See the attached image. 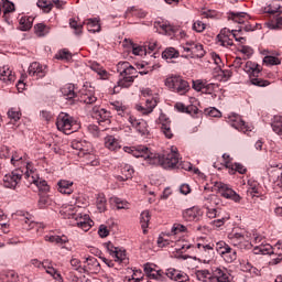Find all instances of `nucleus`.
Returning <instances> with one entry per match:
<instances>
[{"label":"nucleus","instance_id":"1","mask_svg":"<svg viewBox=\"0 0 282 282\" xmlns=\"http://www.w3.org/2000/svg\"><path fill=\"white\" fill-rule=\"evenodd\" d=\"M117 72L119 74V79L112 89V94H120L122 89H129L138 77V69H135L129 62H119L117 64Z\"/></svg>","mask_w":282,"mask_h":282},{"label":"nucleus","instance_id":"2","mask_svg":"<svg viewBox=\"0 0 282 282\" xmlns=\"http://www.w3.org/2000/svg\"><path fill=\"white\" fill-rule=\"evenodd\" d=\"M148 164H151L152 166H162V169L165 170L177 169V165L180 164V153H177V148L172 147L171 152L166 155L150 152Z\"/></svg>","mask_w":282,"mask_h":282},{"label":"nucleus","instance_id":"3","mask_svg":"<svg viewBox=\"0 0 282 282\" xmlns=\"http://www.w3.org/2000/svg\"><path fill=\"white\" fill-rule=\"evenodd\" d=\"M61 213H64L68 219H73L74 226H77V228H80L84 232H89L94 226V220L89 215L76 210V207H68Z\"/></svg>","mask_w":282,"mask_h":282},{"label":"nucleus","instance_id":"4","mask_svg":"<svg viewBox=\"0 0 282 282\" xmlns=\"http://www.w3.org/2000/svg\"><path fill=\"white\" fill-rule=\"evenodd\" d=\"M56 127L58 131H62V133H65L66 135L76 132L77 129H80V126L78 124V122H76V120H74V117L64 112L58 115L56 120Z\"/></svg>","mask_w":282,"mask_h":282},{"label":"nucleus","instance_id":"5","mask_svg":"<svg viewBox=\"0 0 282 282\" xmlns=\"http://www.w3.org/2000/svg\"><path fill=\"white\" fill-rule=\"evenodd\" d=\"M24 177L25 180H28L29 184H34L42 193H48L50 185H47V181L41 180L39 177V173H36V170L34 169L32 163L26 164Z\"/></svg>","mask_w":282,"mask_h":282},{"label":"nucleus","instance_id":"6","mask_svg":"<svg viewBox=\"0 0 282 282\" xmlns=\"http://www.w3.org/2000/svg\"><path fill=\"white\" fill-rule=\"evenodd\" d=\"M228 239L232 246L240 250L252 248V237L248 231L231 232L228 235Z\"/></svg>","mask_w":282,"mask_h":282},{"label":"nucleus","instance_id":"7","mask_svg":"<svg viewBox=\"0 0 282 282\" xmlns=\"http://www.w3.org/2000/svg\"><path fill=\"white\" fill-rule=\"evenodd\" d=\"M165 87H169V89H173L176 91V94H180V96H184V94H187L188 89H191V85H188V82L186 79L182 78V76H171L165 79Z\"/></svg>","mask_w":282,"mask_h":282},{"label":"nucleus","instance_id":"8","mask_svg":"<svg viewBox=\"0 0 282 282\" xmlns=\"http://www.w3.org/2000/svg\"><path fill=\"white\" fill-rule=\"evenodd\" d=\"M213 189L225 199H231V202H235L236 204H239V202H241V196L237 192H235V189H232L230 185L226 183L215 182Z\"/></svg>","mask_w":282,"mask_h":282},{"label":"nucleus","instance_id":"9","mask_svg":"<svg viewBox=\"0 0 282 282\" xmlns=\"http://www.w3.org/2000/svg\"><path fill=\"white\" fill-rule=\"evenodd\" d=\"M23 175H25V171H23L21 167L15 169L11 173L6 174L3 176V187L12 189L17 188V186L21 184Z\"/></svg>","mask_w":282,"mask_h":282},{"label":"nucleus","instance_id":"10","mask_svg":"<svg viewBox=\"0 0 282 282\" xmlns=\"http://www.w3.org/2000/svg\"><path fill=\"white\" fill-rule=\"evenodd\" d=\"M31 265L39 269L42 268L45 270L46 274H50V276H52L55 281H63V276H61V273H58L50 260H44L41 262L39 259H32Z\"/></svg>","mask_w":282,"mask_h":282},{"label":"nucleus","instance_id":"11","mask_svg":"<svg viewBox=\"0 0 282 282\" xmlns=\"http://www.w3.org/2000/svg\"><path fill=\"white\" fill-rule=\"evenodd\" d=\"M216 251L226 261V263H232L237 261V251L228 246L226 241H218L216 243Z\"/></svg>","mask_w":282,"mask_h":282},{"label":"nucleus","instance_id":"12","mask_svg":"<svg viewBox=\"0 0 282 282\" xmlns=\"http://www.w3.org/2000/svg\"><path fill=\"white\" fill-rule=\"evenodd\" d=\"M183 50L188 54L189 58H204L206 56L204 45L199 42L188 41L183 46Z\"/></svg>","mask_w":282,"mask_h":282},{"label":"nucleus","instance_id":"13","mask_svg":"<svg viewBox=\"0 0 282 282\" xmlns=\"http://www.w3.org/2000/svg\"><path fill=\"white\" fill-rule=\"evenodd\" d=\"M18 217L22 223V228L24 230H36L37 232H43V225L32 220V215L28 212H18Z\"/></svg>","mask_w":282,"mask_h":282},{"label":"nucleus","instance_id":"14","mask_svg":"<svg viewBox=\"0 0 282 282\" xmlns=\"http://www.w3.org/2000/svg\"><path fill=\"white\" fill-rule=\"evenodd\" d=\"M128 122L140 135H149V123L144 119H138L133 115H128Z\"/></svg>","mask_w":282,"mask_h":282},{"label":"nucleus","instance_id":"15","mask_svg":"<svg viewBox=\"0 0 282 282\" xmlns=\"http://www.w3.org/2000/svg\"><path fill=\"white\" fill-rule=\"evenodd\" d=\"M97 100L98 98L96 97L94 87L89 86V88H87V85H85L78 97V101L83 102L84 105H94V102H97Z\"/></svg>","mask_w":282,"mask_h":282},{"label":"nucleus","instance_id":"16","mask_svg":"<svg viewBox=\"0 0 282 282\" xmlns=\"http://www.w3.org/2000/svg\"><path fill=\"white\" fill-rule=\"evenodd\" d=\"M91 116H93V118H96V120L99 124H102V122L105 124H110V122H111V120L109 119V118H111V112L107 111V109H105V108L95 106L93 108Z\"/></svg>","mask_w":282,"mask_h":282},{"label":"nucleus","instance_id":"17","mask_svg":"<svg viewBox=\"0 0 282 282\" xmlns=\"http://www.w3.org/2000/svg\"><path fill=\"white\" fill-rule=\"evenodd\" d=\"M158 265L154 263L148 262L143 267V271L149 276V279H153L154 281H163L164 272L162 270H156Z\"/></svg>","mask_w":282,"mask_h":282},{"label":"nucleus","instance_id":"18","mask_svg":"<svg viewBox=\"0 0 282 282\" xmlns=\"http://www.w3.org/2000/svg\"><path fill=\"white\" fill-rule=\"evenodd\" d=\"M123 151L126 153H130L134 158H143L147 162H149V156L151 154V150L144 145H140L138 148L124 147Z\"/></svg>","mask_w":282,"mask_h":282},{"label":"nucleus","instance_id":"19","mask_svg":"<svg viewBox=\"0 0 282 282\" xmlns=\"http://www.w3.org/2000/svg\"><path fill=\"white\" fill-rule=\"evenodd\" d=\"M228 123L234 129H237V131H241L242 133H247V131H250V128L246 124V121L241 120V117L239 115H230L228 117Z\"/></svg>","mask_w":282,"mask_h":282},{"label":"nucleus","instance_id":"20","mask_svg":"<svg viewBox=\"0 0 282 282\" xmlns=\"http://www.w3.org/2000/svg\"><path fill=\"white\" fill-rule=\"evenodd\" d=\"M159 124H161V131L167 138V140H171L173 138V130L171 129V119L166 117V115L161 113L159 117Z\"/></svg>","mask_w":282,"mask_h":282},{"label":"nucleus","instance_id":"21","mask_svg":"<svg viewBox=\"0 0 282 282\" xmlns=\"http://www.w3.org/2000/svg\"><path fill=\"white\" fill-rule=\"evenodd\" d=\"M232 32L229 29H223L220 33L217 35L218 43L223 47H232L235 43L232 42Z\"/></svg>","mask_w":282,"mask_h":282},{"label":"nucleus","instance_id":"22","mask_svg":"<svg viewBox=\"0 0 282 282\" xmlns=\"http://www.w3.org/2000/svg\"><path fill=\"white\" fill-rule=\"evenodd\" d=\"M45 74H47L46 67L37 62H33L29 66V76L33 78H45Z\"/></svg>","mask_w":282,"mask_h":282},{"label":"nucleus","instance_id":"23","mask_svg":"<svg viewBox=\"0 0 282 282\" xmlns=\"http://www.w3.org/2000/svg\"><path fill=\"white\" fill-rule=\"evenodd\" d=\"M70 147L75 151H78V158H85V155H87V152L89 151V143H87L86 141H80L78 139L73 140Z\"/></svg>","mask_w":282,"mask_h":282},{"label":"nucleus","instance_id":"24","mask_svg":"<svg viewBox=\"0 0 282 282\" xmlns=\"http://www.w3.org/2000/svg\"><path fill=\"white\" fill-rule=\"evenodd\" d=\"M155 107H158V100L151 98L145 100V106L137 105L135 109L137 111H139V113H142L143 116H149V113H153V109H155Z\"/></svg>","mask_w":282,"mask_h":282},{"label":"nucleus","instance_id":"25","mask_svg":"<svg viewBox=\"0 0 282 282\" xmlns=\"http://www.w3.org/2000/svg\"><path fill=\"white\" fill-rule=\"evenodd\" d=\"M213 278L216 279L217 282H232V276L228 273V270L221 268L213 269Z\"/></svg>","mask_w":282,"mask_h":282},{"label":"nucleus","instance_id":"26","mask_svg":"<svg viewBox=\"0 0 282 282\" xmlns=\"http://www.w3.org/2000/svg\"><path fill=\"white\" fill-rule=\"evenodd\" d=\"M57 191L62 195H72V193H74V182L67 180H59L57 182Z\"/></svg>","mask_w":282,"mask_h":282},{"label":"nucleus","instance_id":"27","mask_svg":"<svg viewBox=\"0 0 282 282\" xmlns=\"http://www.w3.org/2000/svg\"><path fill=\"white\" fill-rule=\"evenodd\" d=\"M200 217L202 212L197 207H191L183 212V219H185V221H199Z\"/></svg>","mask_w":282,"mask_h":282},{"label":"nucleus","instance_id":"28","mask_svg":"<svg viewBox=\"0 0 282 282\" xmlns=\"http://www.w3.org/2000/svg\"><path fill=\"white\" fill-rule=\"evenodd\" d=\"M104 144L108 149V151H120V149H122V145L120 144V140H118L113 135H107L104 139Z\"/></svg>","mask_w":282,"mask_h":282},{"label":"nucleus","instance_id":"29","mask_svg":"<svg viewBox=\"0 0 282 282\" xmlns=\"http://www.w3.org/2000/svg\"><path fill=\"white\" fill-rule=\"evenodd\" d=\"M117 182H127L133 177V167L129 164H126L121 167V174L115 176Z\"/></svg>","mask_w":282,"mask_h":282},{"label":"nucleus","instance_id":"30","mask_svg":"<svg viewBox=\"0 0 282 282\" xmlns=\"http://www.w3.org/2000/svg\"><path fill=\"white\" fill-rule=\"evenodd\" d=\"M154 28L155 30L159 31V34H169L171 36V34H173L174 32L173 25H171V23L165 21L154 22Z\"/></svg>","mask_w":282,"mask_h":282},{"label":"nucleus","instance_id":"31","mask_svg":"<svg viewBox=\"0 0 282 282\" xmlns=\"http://www.w3.org/2000/svg\"><path fill=\"white\" fill-rule=\"evenodd\" d=\"M110 107L111 109H113V111L118 113V116H121V118H126L127 120H129V116H131V113H129V111L127 110V106L122 105V102H110Z\"/></svg>","mask_w":282,"mask_h":282},{"label":"nucleus","instance_id":"32","mask_svg":"<svg viewBox=\"0 0 282 282\" xmlns=\"http://www.w3.org/2000/svg\"><path fill=\"white\" fill-rule=\"evenodd\" d=\"M15 79L17 77L9 66H3L0 68V80H2V83H14Z\"/></svg>","mask_w":282,"mask_h":282},{"label":"nucleus","instance_id":"33","mask_svg":"<svg viewBox=\"0 0 282 282\" xmlns=\"http://www.w3.org/2000/svg\"><path fill=\"white\" fill-rule=\"evenodd\" d=\"M193 89L195 91H203V89H206V91H213L215 89V84L202 79H197L193 82Z\"/></svg>","mask_w":282,"mask_h":282},{"label":"nucleus","instance_id":"34","mask_svg":"<svg viewBox=\"0 0 282 282\" xmlns=\"http://www.w3.org/2000/svg\"><path fill=\"white\" fill-rule=\"evenodd\" d=\"M226 169H228L230 175H235V173H240V175H245V173L248 171L242 164L232 163L230 161H226Z\"/></svg>","mask_w":282,"mask_h":282},{"label":"nucleus","instance_id":"35","mask_svg":"<svg viewBox=\"0 0 282 282\" xmlns=\"http://www.w3.org/2000/svg\"><path fill=\"white\" fill-rule=\"evenodd\" d=\"M270 254L271 259H274V247L271 245H259L254 248V254Z\"/></svg>","mask_w":282,"mask_h":282},{"label":"nucleus","instance_id":"36","mask_svg":"<svg viewBox=\"0 0 282 282\" xmlns=\"http://www.w3.org/2000/svg\"><path fill=\"white\" fill-rule=\"evenodd\" d=\"M32 25H34V17L24 15L20 19L19 30L28 32V30H32Z\"/></svg>","mask_w":282,"mask_h":282},{"label":"nucleus","instance_id":"37","mask_svg":"<svg viewBox=\"0 0 282 282\" xmlns=\"http://www.w3.org/2000/svg\"><path fill=\"white\" fill-rule=\"evenodd\" d=\"M198 252L205 257V259H210L213 254H215V243L210 242L209 245H204L202 247H197Z\"/></svg>","mask_w":282,"mask_h":282},{"label":"nucleus","instance_id":"38","mask_svg":"<svg viewBox=\"0 0 282 282\" xmlns=\"http://www.w3.org/2000/svg\"><path fill=\"white\" fill-rule=\"evenodd\" d=\"M0 282H19V274L14 271H3L0 274Z\"/></svg>","mask_w":282,"mask_h":282},{"label":"nucleus","instance_id":"39","mask_svg":"<svg viewBox=\"0 0 282 282\" xmlns=\"http://www.w3.org/2000/svg\"><path fill=\"white\" fill-rule=\"evenodd\" d=\"M11 164H13V166H21V164H24V171H28V164H30V162L25 161V158L20 155L19 152H14L11 156Z\"/></svg>","mask_w":282,"mask_h":282},{"label":"nucleus","instance_id":"40","mask_svg":"<svg viewBox=\"0 0 282 282\" xmlns=\"http://www.w3.org/2000/svg\"><path fill=\"white\" fill-rule=\"evenodd\" d=\"M62 94L66 100H74L76 98L75 86L73 84H67L62 88Z\"/></svg>","mask_w":282,"mask_h":282},{"label":"nucleus","instance_id":"41","mask_svg":"<svg viewBox=\"0 0 282 282\" xmlns=\"http://www.w3.org/2000/svg\"><path fill=\"white\" fill-rule=\"evenodd\" d=\"M112 257L115 261H117L118 263H122V265H127L129 263V258H127V251L120 248L116 250Z\"/></svg>","mask_w":282,"mask_h":282},{"label":"nucleus","instance_id":"42","mask_svg":"<svg viewBox=\"0 0 282 282\" xmlns=\"http://www.w3.org/2000/svg\"><path fill=\"white\" fill-rule=\"evenodd\" d=\"M45 241H50V243H56L57 246H65L67 241V236H45L44 237Z\"/></svg>","mask_w":282,"mask_h":282},{"label":"nucleus","instance_id":"43","mask_svg":"<svg viewBox=\"0 0 282 282\" xmlns=\"http://www.w3.org/2000/svg\"><path fill=\"white\" fill-rule=\"evenodd\" d=\"M274 258H272V263L276 265V263H281L282 261V242L279 241L273 247Z\"/></svg>","mask_w":282,"mask_h":282},{"label":"nucleus","instance_id":"44","mask_svg":"<svg viewBox=\"0 0 282 282\" xmlns=\"http://www.w3.org/2000/svg\"><path fill=\"white\" fill-rule=\"evenodd\" d=\"M34 32L36 36H47V34H50V26L45 23H37L34 25Z\"/></svg>","mask_w":282,"mask_h":282},{"label":"nucleus","instance_id":"45","mask_svg":"<svg viewBox=\"0 0 282 282\" xmlns=\"http://www.w3.org/2000/svg\"><path fill=\"white\" fill-rule=\"evenodd\" d=\"M245 72H247V74H261V66L254 62L248 61L245 65Z\"/></svg>","mask_w":282,"mask_h":282},{"label":"nucleus","instance_id":"46","mask_svg":"<svg viewBox=\"0 0 282 282\" xmlns=\"http://www.w3.org/2000/svg\"><path fill=\"white\" fill-rule=\"evenodd\" d=\"M111 204H115L117 210H128L129 203L127 200H123L119 197H111L110 198Z\"/></svg>","mask_w":282,"mask_h":282},{"label":"nucleus","instance_id":"47","mask_svg":"<svg viewBox=\"0 0 282 282\" xmlns=\"http://www.w3.org/2000/svg\"><path fill=\"white\" fill-rule=\"evenodd\" d=\"M140 221H141V228L144 235H147V229L149 228V221H151V214L149 213V210H144L141 213Z\"/></svg>","mask_w":282,"mask_h":282},{"label":"nucleus","instance_id":"48","mask_svg":"<svg viewBox=\"0 0 282 282\" xmlns=\"http://www.w3.org/2000/svg\"><path fill=\"white\" fill-rule=\"evenodd\" d=\"M162 58H165V61L180 58V51L175 50L174 47H169L162 53Z\"/></svg>","mask_w":282,"mask_h":282},{"label":"nucleus","instance_id":"49","mask_svg":"<svg viewBox=\"0 0 282 282\" xmlns=\"http://www.w3.org/2000/svg\"><path fill=\"white\" fill-rule=\"evenodd\" d=\"M87 30L88 32H100V22H98V19H88L86 21Z\"/></svg>","mask_w":282,"mask_h":282},{"label":"nucleus","instance_id":"50","mask_svg":"<svg viewBox=\"0 0 282 282\" xmlns=\"http://www.w3.org/2000/svg\"><path fill=\"white\" fill-rule=\"evenodd\" d=\"M96 206L99 213H105L107 210V197H105V194H98Z\"/></svg>","mask_w":282,"mask_h":282},{"label":"nucleus","instance_id":"51","mask_svg":"<svg viewBox=\"0 0 282 282\" xmlns=\"http://www.w3.org/2000/svg\"><path fill=\"white\" fill-rule=\"evenodd\" d=\"M231 19L235 21V23H239L240 25H243L248 19H250V15L246 12L240 13H231Z\"/></svg>","mask_w":282,"mask_h":282},{"label":"nucleus","instance_id":"52","mask_svg":"<svg viewBox=\"0 0 282 282\" xmlns=\"http://www.w3.org/2000/svg\"><path fill=\"white\" fill-rule=\"evenodd\" d=\"M90 69L93 72H96V74H98V76H100V78H107V70H105V68H102V66H100V64L94 62L90 64Z\"/></svg>","mask_w":282,"mask_h":282},{"label":"nucleus","instance_id":"53","mask_svg":"<svg viewBox=\"0 0 282 282\" xmlns=\"http://www.w3.org/2000/svg\"><path fill=\"white\" fill-rule=\"evenodd\" d=\"M86 159V164H88L89 166H98L100 164V162L98 161V159L96 158V155L89 153V150L87 151V153L82 156Z\"/></svg>","mask_w":282,"mask_h":282},{"label":"nucleus","instance_id":"54","mask_svg":"<svg viewBox=\"0 0 282 282\" xmlns=\"http://www.w3.org/2000/svg\"><path fill=\"white\" fill-rule=\"evenodd\" d=\"M263 64L270 67L272 65H281V61L279 59V57L267 55L263 58Z\"/></svg>","mask_w":282,"mask_h":282},{"label":"nucleus","instance_id":"55","mask_svg":"<svg viewBox=\"0 0 282 282\" xmlns=\"http://www.w3.org/2000/svg\"><path fill=\"white\" fill-rule=\"evenodd\" d=\"M37 8H42L46 12H52L54 4L50 0H37Z\"/></svg>","mask_w":282,"mask_h":282},{"label":"nucleus","instance_id":"56","mask_svg":"<svg viewBox=\"0 0 282 282\" xmlns=\"http://www.w3.org/2000/svg\"><path fill=\"white\" fill-rule=\"evenodd\" d=\"M250 84L254 85L256 87H268L270 82L258 77H250Z\"/></svg>","mask_w":282,"mask_h":282},{"label":"nucleus","instance_id":"57","mask_svg":"<svg viewBox=\"0 0 282 282\" xmlns=\"http://www.w3.org/2000/svg\"><path fill=\"white\" fill-rule=\"evenodd\" d=\"M239 52H240V54H243L245 61H248V58H250V56H252V54H254V50H252V47L246 46V45L241 46L239 48Z\"/></svg>","mask_w":282,"mask_h":282},{"label":"nucleus","instance_id":"58","mask_svg":"<svg viewBox=\"0 0 282 282\" xmlns=\"http://www.w3.org/2000/svg\"><path fill=\"white\" fill-rule=\"evenodd\" d=\"M55 58L58 61H72V53L67 50H62L55 55Z\"/></svg>","mask_w":282,"mask_h":282},{"label":"nucleus","instance_id":"59","mask_svg":"<svg viewBox=\"0 0 282 282\" xmlns=\"http://www.w3.org/2000/svg\"><path fill=\"white\" fill-rule=\"evenodd\" d=\"M196 279L198 281L206 282L210 279V272H208V270H198L196 272Z\"/></svg>","mask_w":282,"mask_h":282},{"label":"nucleus","instance_id":"60","mask_svg":"<svg viewBox=\"0 0 282 282\" xmlns=\"http://www.w3.org/2000/svg\"><path fill=\"white\" fill-rule=\"evenodd\" d=\"M8 118H10V120H13V122H19V120H21V111L11 108L8 111Z\"/></svg>","mask_w":282,"mask_h":282},{"label":"nucleus","instance_id":"61","mask_svg":"<svg viewBox=\"0 0 282 282\" xmlns=\"http://www.w3.org/2000/svg\"><path fill=\"white\" fill-rule=\"evenodd\" d=\"M2 9L4 14H8L9 12H14V3L8 0H2Z\"/></svg>","mask_w":282,"mask_h":282},{"label":"nucleus","instance_id":"62","mask_svg":"<svg viewBox=\"0 0 282 282\" xmlns=\"http://www.w3.org/2000/svg\"><path fill=\"white\" fill-rule=\"evenodd\" d=\"M174 281H176V282H189L191 278L184 271H178L176 273V278H174Z\"/></svg>","mask_w":282,"mask_h":282},{"label":"nucleus","instance_id":"63","mask_svg":"<svg viewBox=\"0 0 282 282\" xmlns=\"http://www.w3.org/2000/svg\"><path fill=\"white\" fill-rule=\"evenodd\" d=\"M145 51L155 52L158 47V40L150 39L148 42L144 43Z\"/></svg>","mask_w":282,"mask_h":282},{"label":"nucleus","instance_id":"64","mask_svg":"<svg viewBox=\"0 0 282 282\" xmlns=\"http://www.w3.org/2000/svg\"><path fill=\"white\" fill-rule=\"evenodd\" d=\"M270 30H281L282 28V18H276L275 20L269 23Z\"/></svg>","mask_w":282,"mask_h":282}]
</instances>
